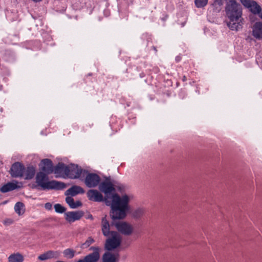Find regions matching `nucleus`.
I'll list each match as a JSON object with an SVG mask.
<instances>
[{
	"mask_svg": "<svg viewBox=\"0 0 262 262\" xmlns=\"http://www.w3.org/2000/svg\"><path fill=\"white\" fill-rule=\"evenodd\" d=\"M66 202L72 209H75L82 206V203L80 201H74L71 196H67L66 198Z\"/></svg>",
	"mask_w": 262,
	"mask_h": 262,
	"instance_id": "20",
	"label": "nucleus"
},
{
	"mask_svg": "<svg viewBox=\"0 0 262 262\" xmlns=\"http://www.w3.org/2000/svg\"><path fill=\"white\" fill-rule=\"evenodd\" d=\"M111 237L106 239L104 248L107 251H112L118 247L121 243V237L119 233L114 231H112Z\"/></svg>",
	"mask_w": 262,
	"mask_h": 262,
	"instance_id": "5",
	"label": "nucleus"
},
{
	"mask_svg": "<svg viewBox=\"0 0 262 262\" xmlns=\"http://www.w3.org/2000/svg\"><path fill=\"white\" fill-rule=\"evenodd\" d=\"M93 252L84 257L83 259H80L78 262H97L100 258V248L97 247H91L90 249Z\"/></svg>",
	"mask_w": 262,
	"mask_h": 262,
	"instance_id": "9",
	"label": "nucleus"
},
{
	"mask_svg": "<svg viewBox=\"0 0 262 262\" xmlns=\"http://www.w3.org/2000/svg\"><path fill=\"white\" fill-rule=\"evenodd\" d=\"M94 242V239L92 237H89L86 241L82 245V247L83 248H88L89 247L92 243Z\"/></svg>",
	"mask_w": 262,
	"mask_h": 262,
	"instance_id": "28",
	"label": "nucleus"
},
{
	"mask_svg": "<svg viewBox=\"0 0 262 262\" xmlns=\"http://www.w3.org/2000/svg\"><path fill=\"white\" fill-rule=\"evenodd\" d=\"M87 196L90 201L100 202L104 201L102 194L96 189H90L87 192Z\"/></svg>",
	"mask_w": 262,
	"mask_h": 262,
	"instance_id": "12",
	"label": "nucleus"
},
{
	"mask_svg": "<svg viewBox=\"0 0 262 262\" xmlns=\"http://www.w3.org/2000/svg\"><path fill=\"white\" fill-rule=\"evenodd\" d=\"M223 2L222 0H215L212 5L215 7H220L223 5Z\"/></svg>",
	"mask_w": 262,
	"mask_h": 262,
	"instance_id": "30",
	"label": "nucleus"
},
{
	"mask_svg": "<svg viewBox=\"0 0 262 262\" xmlns=\"http://www.w3.org/2000/svg\"><path fill=\"white\" fill-rule=\"evenodd\" d=\"M225 12L229 21L227 25L233 31H237L243 28L244 19L242 18V8L235 1H227Z\"/></svg>",
	"mask_w": 262,
	"mask_h": 262,
	"instance_id": "2",
	"label": "nucleus"
},
{
	"mask_svg": "<svg viewBox=\"0 0 262 262\" xmlns=\"http://www.w3.org/2000/svg\"><path fill=\"white\" fill-rule=\"evenodd\" d=\"M132 196L127 194L120 196L115 194L113 196V202L110 215L113 221L112 225H114L118 231L124 235H131L134 231L133 226L123 221H116L122 220L126 216L127 211L129 210V202Z\"/></svg>",
	"mask_w": 262,
	"mask_h": 262,
	"instance_id": "1",
	"label": "nucleus"
},
{
	"mask_svg": "<svg viewBox=\"0 0 262 262\" xmlns=\"http://www.w3.org/2000/svg\"><path fill=\"white\" fill-rule=\"evenodd\" d=\"M24 207V205L23 203H16L14 206L15 211L19 215L23 214L24 213V211L23 210Z\"/></svg>",
	"mask_w": 262,
	"mask_h": 262,
	"instance_id": "24",
	"label": "nucleus"
},
{
	"mask_svg": "<svg viewBox=\"0 0 262 262\" xmlns=\"http://www.w3.org/2000/svg\"><path fill=\"white\" fill-rule=\"evenodd\" d=\"M152 49H154L156 52H157V49H156V48L155 47L153 46V47H152Z\"/></svg>",
	"mask_w": 262,
	"mask_h": 262,
	"instance_id": "38",
	"label": "nucleus"
},
{
	"mask_svg": "<svg viewBox=\"0 0 262 262\" xmlns=\"http://www.w3.org/2000/svg\"><path fill=\"white\" fill-rule=\"evenodd\" d=\"M54 209L55 211L59 213H62L66 211V208L60 204H56L54 205Z\"/></svg>",
	"mask_w": 262,
	"mask_h": 262,
	"instance_id": "27",
	"label": "nucleus"
},
{
	"mask_svg": "<svg viewBox=\"0 0 262 262\" xmlns=\"http://www.w3.org/2000/svg\"><path fill=\"white\" fill-rule=\"evenodd\" d=\"M240 2L254 14H257L261 11V7L254 1L240 0Z\"/></svg>",
	"mask_w": 262,
	"mask_h": 262,
	"instance_id": "10",
	"label": "nucleus"
},
{
	"mask_svg": "<svg viewBox=\"0 0 262 262\" xmlns=\"http://www.w3.org/2000/svg\"><path fill=\"white\" fill-rule=\"evenodd\" d=\"M32 1H33L34 2L38 3V2H41L42 0H32Z\"/></svg>",
	"mask_w": 262,
	"mask_h": 262,
	"instance_id": "35",
	"label": "nucleus"
},
{
	"mask_svg": "<svg viewBox=\"0 0 262 262\" xmlns=\"http://www.w3.org/2000/svg\"><path fill=\"white\" fill-rule=\"evenodd\" d=\"M144 213V209L139 208L133 211V216L134 218L139 219L143 215Z\"/></svg>",
	"mask_w": 262,
	"mask_h": 262,
	"instance_id": "25",
	"label": "nucleus"
},
{
	"mask_svg": "<svg viewBox=\"0 0 262 262\" xmlns=\"http://www.w3.org/2000/svg\"><path fill=\"white\" fill-rule=\"evenodd\" d=\"M183 80L184 81H186V77L185 76H184L183 78Z\"/></svg>",
	"mask_w": 262,
	"mask_h": 262,
	"instance_id": "37",
	"label": "nucleus"
},
{
	"mask_svg": "<svg viewBox=\"0 0 262 262\" xmlns=\"http://www.w3.org/2000/svg\"><path fill=\"white\" fill-rule=\"evenodd\" d=\"M35 173V169L33 166H29L27 167V168H25V172H24V177L26 180H30L32 179Z\"/></svg>",
	"mask_w": 262,
	"mask_h": 262,
	"instance_id": "21",
	"label": "nucleus"
},
{
	"mask_svg": "<svg viewBox=\"0 0 262 262\" xmlns=\"http://www.w3.org/2000/svg\"><path fill=\"white\" fill-rule=\"evenodd\" d=\"M259 17L262 19V10L261 9L260 12L257 14Z\"/></svg>",
	"mask_w": 262,
	"mask_h": 262,
	"instance_id": "33",
	"label": "nucleus"
},
{
	"mask_svg": "<svg viewBox=\"0 0 262 262\" xmlns=\"http://www.w3.org/2000/svg\"><path fill=\"white\" fill-rule=\"evenodd\" d=\"M69 171L67 172L66 176L70 179H75L84 177L87 170L82 169L77 165L72 164L68 166Z\"/></svg>",
	"mask_w": 262,
	"mask_h": 262,
	"instance_id": "6",
	"label": "nucleus"
},
{
	"mask_svg": "<svg viewBox=\"0 0 262 262\" xmlns=\"http://www.w3.org/2000/svg\"><path fill=\"white\" fill-rule=\"evenodd\" d=\"M41 164H42V166L41 168L42 172L49 174L53 172V164L50 159H43L41 161Z\"/></svg>",
	"mask_w": 262,
	"mask_h": 262,
	"instance_id": "13",
	"label": "nucleus"
},
{
	"mask_svg": "<svg viewBox=\"0 0 262 262\" xmlns=\"http://www.w3.org/2000/svg\"><path fill=\"white\" fill-rule=\"evenodd\" d=\"M117 188L121 192L124 190V186L123 185H119L117 187Z\"/></svg>",
	"mask_w": 262,
	"mask_h": 262,
	"instance_id": "32",
	"label": "nucleus"
},
{
	"mask_svg": "<svg viewBox=\"0 0 262 262\" xmlns=\"http://www.w3.org/2000/svg\"><path fill=\"white\" fill-rule=\"evenodd\" d=\"M208 0H194V4L196 8H202L206 6Z\"/></svg>",
	"mask_w": 262,
	"mask_h": 262,
	"instance_id": "26",
	"label": "nucleus"
},
{
	"mask_svg": "<svg viewBox=\"0 0 262 262\" xmlns=\"http://www.w3.org/2000/svg\"><path fill=\"white\" fill-rule=\"evenodd\" d=\"M54 257V252L52 251H49L46 253L40 255L38 258L40 260H45Z\"/></svg>",
	"mask_w": 262,
	"mask_h": 262,
	"instance_id": "23",
	"label": "nucleus"
},
{
	"mask_svg": "<svg viewBox=\"0 0 262 262\" xmlns=\"http://www.w3.org/2000/svg\"><path fill=\"white\" fill-rule=\"evenodd\" d=\"M68 171V166L63 163H58L54 167H53V172L56 174V177H60L63 173L66 176Z\"/></svg>",
	"mask_w": 262,
	"mask_h": 262,
	"instance_id": "15",
	"label": "nucleus"
},
{
	"mask_svg": "<svg viewBox=\"0 0 262 262\" xmlns=\"http://www.w3.org/2000/svg\"><path fill=\"white\" fill-rule=\"evenodd\" d=\"M84 189L79 186L74 185L68 189L65 192L66 195L75 196L78 194L84 193Z\"/></svg>",
	"mask_w": 262,
	"mask_h": 262,
	"instance_id": "18",
	"label": "nucleus"
},
{
	"mask_svg": "<svg viewBox=\"0 0 262 262\" xmlns=\"http://www.w3.org/2000/svg\"><path fill=\"white\" fill-rule=\"evenodd\" d=\"M84 215L82 211H69L64 213L65 219L69 223L79 220Z\"/></svg>",
	"mask_w": 262,
	"mask_h": 262,
	"instance_id": "11",
	"label": "nucleus"
},
{
	"mask_svg": "<svg viewBox=\"0 0 262 262\" xmlns=\"http://www.w3.org/2000/svg\"><path fill=\"white\" fill-rule=\"evenodd\" d=\"M88 218L90 219L91 220L93 219V217L92 215H91V214L89 215Z\"/></svg>",
	"mask_w": 262,
	"mask_h": 262,
	"instance_id": "34",
	"label": "nucleus"
},
{
	"mask_svg": "<svg viewBox=\"0 0 262 262\" xmlns=\"http://www.w3.org/2000/svg\"><path fill=\"white\" fill-rule=\"evenodd\" d=\"M176 59L177 61H179L180 60V58L179 57H177Z\"/></svg>",
	"mask_w": 262,
	"mask_h": 262,
	"instance_id": "36",
	"label": "nucleus"
},
{
	"mask_svg": "<svg viewBox=\"0 0 262 262\" xmlns=\"http://www.w3.org/2000/svg\"><path fill=\"white\" fill-rule=\"evenodd\" d=\"M84 183L85 185L89 188L95 187L100 183V177L94 173H87L85 174Z\"/></svg>",
	"mask_w": 262,
	"mask_h": 262,
	"instance_id": "7",
	"label": "nucleus"
},
{
	"mask_svg": "<svg viewBox=\"0 0 262 262\" xmlns=\"http://www.w3.org/2000/svg\"><path fill=\"white\" fill-rule=\"evenodd\" d=\"M252 29L253 36L257 39H262V22H256L253 25Z\"/></svg>",
	"mask_w": 262,
	"mask_h": 262,
	"instance_id": "14",
	"label": "nucleus"
},
{
	"mask_svg": "<svg viewBox=\"0 0 262 262\" xmlns=\"http://www.w3.org/2000/svg\"><path fill=\"white\" fill-rule=\"evenodd\" d=\"M9 262H23V256L19 253L13 254L8 257Z\"/></svg>",
	"mask_w": 262,
	"mask_h": 262,
	"instance_id": "22",
	"label": "nucleus"
},
{
	"mask_svg": "<svg viewBox=\"0 0 262 262\" xmlns=\"http://www.w3.org/2000/svg\"><path fill=\"white\" fill-rule=\"evenodd\" d=\"M42 171L38 172L36 176V183L37 185L41 187L43 190L50 189H63L66 188V184L61 182L55 180L48 181V175Z\"/></svg>",
	"mask_w": 262,
	"mask_h": 262,
	"instance_id": "3",
	"label": "nucleus"
},
{
	"mask_svg": "<svg viewBox=\"0 0 262 262\" xmlns=\"http://www.w3.org/2000/svg\"><path fill=\"white\" fill-rule=\"evenodd\" d=\"M18 187L17 185V182H16V183L8 182L1 187L0 191L3 193H6L15 190Z\"/></svg>",
	"mask_w": 262,
	"mask_h": 262,
	"instance_id": "19",
	"label": "nucleus"
},
{
	"mask_svg": "<svg viewBox=\"0 0 262 262\" xmlns=\"http://www.w3.org/2000/svg\"><path fill=\"white\" fill-rule=\"evenodd\" d=\"M101 230L104 236L108 237L112 234V231H110V224L106 219V215H105L101 219Z\"/></svg>",
	"mask_w": 262,
	"mask_h": 262,
	"instance_id": "16",
	"label": "nucleus"
},
{
	"mask_svg": "<svg viewBox=\"0 0 262 262\" xmlns=\"http://www.w3.org/2000/svg\"><path fill=\"white\" fill-rule=\"evenodd\" d=\"M25 167L19 162L14 163L10 169V173L12 177L22 178L24 176Z\"/></svg>",
	"mask_w": 262,
	"mask_h": 262,
	"instance_id": "8",
	"label": "nucleus"
},
{
	"mask_svg": "<svg viewBox=\"0 0 262 262\" xmlns=\"http://www.w3.org/2000/svg\"><path fill=\"white\" fill-rule=\"evenodd\" d=\"M120 255L118 253L105 252L102 256L103 262H119Z\"/></svg>",
	"mask_w": 262,
	"mask_h": 262,
	"instance_id": "17",
	"label": "nucleus"
},
{
	"mask_svg": "<svg viewBox=\"0 0 262 262\" xmlns=\"http://www.w3.org/2000/svg\"><path fill=\"white\" fill-rule=\"evenodd\" d=\"M99 189L105 194L104 202L105 204L107 206H110L111 207L113 202V196L115 194H117L115 193L116 190L114 185L110 181V180L107 178L105 181L100 184Z\"/></svg>",
	"mask_w": 262,
	"mask_h": 262,
	"instance_id": "4",
	"label": "nucleus"
},
{
	"mask_svg": "<svg viewBox=\"0 0 262 262\" xmlns=\"http://www.w3.org/2000/svg\"><path fill=\"white\" fill-rule=\"evenodd\" d=\"M45 207L47 210H50L52 208V205L50 203H47L45 205Z\"/></svg>",
	"mask_w": 262,
	"mask_h": 262,
	"instance_id": "31",
	"label": "nucleus"
},
{
	"mask_svg": "<svg viewBox=\"0 0 262 262\" xmlns=\"http://www.w3.org/2000/svg\"><path fill=\"white\" fill-rule=\"evenodd\" d=\"M63 254L66 256L71 258H73L74 256V251L70 249H67L64 251Z\"/></svg>",
	"mask_w": 262,
	"mask_h": 262,
	"instance_id": "29",
	"label": "nucleus"
}]
</instances>
